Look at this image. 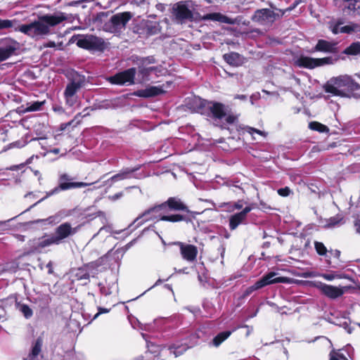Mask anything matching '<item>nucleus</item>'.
Returning a JSON list of instances; mask_svg holds the SVG:
<instances>
[{
  "label": "nucleus",
  "mask_w": 360,
  "mask_h": 360,
  "mask_svg": "<svg viewBox=\"0 0 360 360\" xmlns=\"http://www.w3.org/2000/svg\"><path fill=\"white\" fill-rule=\"evenodd\" d=\"M165 208L166 211L168 210H182L186 212H190L188 207L184 202L177 198H169L166 202L160 205L158 209Z\"/></svg>",
  "instance_id": "obj_20"
},
{
  "label": "nucleus",
  "mask_w": 360,
  "mask_h": 360,
  "mask_svg": "<svg viewBox=\"0 0 360 360\" xmlns=\"http://www.w3.org/2000/svg\"><path fill=\"white\" fill-rule=\"evenodd\" d=\"M80 226L72 227L68 222H65L58 226L55 231V233L52 235L56 245H59L67 238L75 235L79 229Z\"/></svg>",
  "instance_id": "obj_11"
},
{
  "label": "nucleus",
  "mask_w": 360,
  "mask_h": 360,
  "mask_svg": "<svg viewBox=\"0 0 360 360\" xmlns=\"http://www.w3.org/2000/svg\"><path fill=\"white\" fill-rule=\"evenodd\" d=\"M89 267V265L83 267V268H79L76 273L75 276L77 277V280H86L88 281L89 278V273L88 271V269Z\"/></svg>",
  "instance_id": "obj_37"
},
{
  "label": "nucleus",
  "mask_w": 360,
  "mask_h": 360,
  "mask_svg": "<svg viewBox=\"0 0 360 360\" xmlns=\"http://www.w3.org/2000/svg\"><path fill=\"white\" fill-rule=\"evenodd\" d=\"M280 15L269 8L259 9L255 12L252 20L260 25H269L274 22Z\"/></svg>",
  "instance_id": "obj_15"
},
{
  "label": "nucleus",
  "mask_w": 360,
  "mask_h": 360,
  "mask_svg": "<svg viewBox=\"0 0 360 360\" xmlns=\"http://www.w3.org/2000/svg\"><path fill=\"white\" fill-rule=\"evenodd\" d=\"M0 268L1 274L4 272L15 273L18 269V263L15 261H12L1 265Z\"/></svg>",
  "instance_id": "obj_34"
},
{
  "label": "nucleus",
  "mask_w": 360,
  "mask_h": 360,
  "mask_svg": "<svg viewBox=\"0 0 360 360\" xmlns=\"http://www.w3.org/2000/svg\"><path fill=\"white\" fill-rule=\"evenodd\" d=\"M175 244L179 246L180 254L184 260L190 263L196 260L198 252L196 246L182 242H176Z\"/></svg>",
  "instance_id": "obj_17"
},
{
  "label": "nucleus",
  "mask_w": 360,
  "mask_h": 360,
  "mask_svg": "<svg viewBox=\"0 0 360 360\" xmlns=\"http://www.w3.org/2000/svg\"><path fill=\"white\" fill-rule=\"evenodd\" d=\"M349 314L347 311H338L332 314V318L329 319V322L342 327L348 333H351L352 328L349 326L351 321L348 317Z\"/></svg>",
  "instance_id": "obj_18"
},
{
  "label": "nucleus",
  "mask_w": 360,
  "mask_h": 360,
  "mask_svg": "<svg viewBox=\"0 0 360 360\" xmlns=\"http://www.w3.org/2000/svg\"><path fill=\"white\" fill-rule=\"evenodd\" d=\"M18 309L26 319H30L33 314L32 309L27 304H18Z\"/></svg>",
  "instance_id": "obj_40"
},
{
  "label": "nucleus",
  "mask_w": 360,
  "mask_h": 360,
  "mask_svg": "<svg viewBox=\"0 0 360 360\" xmlns=\"http://www.w3.org/2000/svg\"><path fill=\"white\" fill-rule=\"evenodd\" d=\"M43 46L44 48H54L56 46V44L54 41H49L47 43H44Z\"/></svg>",
  "instance_id": "obj_55"
},
{
  "label": "nucleus",
  "mask_w": 360,
  "mask_h": 360,
  "mask_svg": "<svg viewBox=\"0 0 360 360\" xmlns=\"http://www.w3.org/2000/svg\"><path fill=\"white\" fill-rule=\"evenodd\" d=\"M184 219L185 217L179 214L170 215H167L165 214L164 216L162 217V221L170 222H178L184 221Z\"/></svg>",
  "instance_id": "obj_39"
},
{
  "label": "nucleus",
  "mask_w": 360,
  "mask_h": 360,
  "mask_svg": "<svg viewBox=\"0 0 360 360\" xmlns=\"http://www.w3.org/2000/svg\"><path fill=\"white\" fill-rule=\"evenodd\" d=\"M17 217H13L8 220H6V221H0V232L1 231H4L6 230H8V223L15 219Z\"/></svg>",
  "instance_id": "obj_49"
},
{
  "label": "nucleus",
  "mask_w": 360,
  "mask_h": 360,
  "mask_svg": "<svg viewBox=\"0 0 360 360\" xmlns=\"http://www.w3.org/2000/svg\"><path fill=\"white\" fill-rule=\"evenodd\" d=\"M70 15L61 11L40 16L38 20L30 24H24L15 27V31L20 32L28 37L38 40L49 35L51 27H56L63 21L68 20Z\"/></svg>",
  "instance_id": "obj_1"
},
{
  "label": "nucleus",
  "mask_w": 360,
  "mask_h": 360,
  "mask_svg": "<svg viewBox=\"0 0 360 360\" xmlns=\"http://www.w3.org/2000/svg\"><path fill=\"white\" fill-rule=\"evenodd\" d=\"M45 101H34L33 103H28L24 109V112H35L40 110Z\"/></svg>",
  "instance_id": "obj_35"
},
{
  "label": "nucleus",
  "mask_w": 360,
  "mask_h": 360,
  "mask_svg": "<svg viewBox=\"0 0 360 360\" xmlns=\"http://www.w3.org/2000/svg\"><path fill=\"white\" fill-rule=\"evenodd\" d=\"M17 22L16 19L8 20L0 18V30L13 27Z\"/></svg>",
  "instance_id": "obj_41"
},
{
  "label": "nucleus",
  "mask_w": 360,
  "mask_h": 360,
  "mask_svg": "<svg viewBox=\"0 0 360 360\" xmlns=\"http://www.w3.org/2000/svg\"><path fill=\"white\" fill-rule=\"evenodd\" d=\"M155 70V67H149V68L139 67V76L141 77V79L143 81H147L149 79L148 77H149L150 72H153Z\"/></svg>",
  "instance_id": "obj_38"
},
{
  "label": "nucleus",
  "mask_w": 360,
  "mask_h": 360,
  "mask_svg": "<svg viewBox=\"0 0 360 360\" xmlns=\"http://www.w3.org/2000/svg\"><path fill=\"white\" fill-rule=\"evenodd\" d=\"M243 207V204L241 201H238L234 203L233 205V209L235 210H240Z\"/></svg>",
  "instance_id": "obj_57"
},
{
  "label": "nucleus",
  "mask_w": 360,
  "mask_h": 360,
  "mask_svg": "<svg viewBox=\"0 0 360 360\" xmlns=\"http://www.w3.org/2000/svg\"><path fill=\"white\" fill-rule=\"evenodd\" d=\"M259 204H260V206H261V209H262L263 210H271V209L269 205H267L264 202H260Z\"/></svg>",
  "instance_id": "obj_61"
},
{
  "label": "nucleus",
  "mask_w": 360,
  "mask_h": 360,
  "mask_svg": "<svg viewBox=\"0 0 360 360\" xmlns=\"http://www.w3.org/2000/svg\"><path fill=\"white\" fill-rule=\"evenodd\" d=\"M235 98L240 99V100H246L247 96L245 95H236L235 96Z\"/></svg>",
  "instance_id": "obj_62"
},
{
  "label": "nucleus",
  "mask_w": 360,
  "mask_h": 360,
  "mask_svg": "<svg viewBox=\"0 0 360 360\" xmlns=\"http://www.w3.org/2000/svg\"><path fill=\"white\" fill-rule=\"evenodd\" d=\"M253 209L252 205L246 206L241 212L231 215L229 218V228L235 230L240 224H244L247 214Z\"/></svg>",
  "instance_id": "obj_19"
},
{
  "label": "nucleus",
  "mask_w": 360,
  "mask_h": 360,
  "mask_svg": "<svg viewBox=\"0 0 360 360\" xmlns=\"http://www.w3.org/2000/svg\"><path fill=\"white\" fill-rule=\"evenodd\" d=\"M207 108H208L213 116L216 118L221 119L226 115L225 107L220 103L208 102Z\"/></svg>",
  "instance_id": "obj_27"
},
{
  "label": "nucleus",
  "mask_w": 360,
  "mask_h": 360,
  "mask_svg": "<svg viewBox=\"0 0 360 360\" xmlns=\"http://www.w3.org/2000/svg\"><path fill=\"white\" fill-rule=\"evenodd\" d=\"M56 245L52 235L44 236L41 238L30 240L28 243V252L30 253H40L47 247Z\"/></svg>",
  "instance_id": "obj_12"
},
{
  "label": "nucleus",
  "mask_w": 360,
  "mask_h": 360,
  "mask_svg": "<svg viewBox=\"0 0 360 360\" xmlns=\"http://www.w3.org/2000/svg\"><path fill=\"white\" fill-rule=\"evenodd\" d=\"M343 53L348 56H360V41L352 43L345 49Z\"/></svg>",
  "instance_id": "obj_32"
},
{
  "label": "nucleus",
  "mask_w": 360,
  "mask_h": 360,
  "mask_svg": "<svg viewBox=\"0 0 360 360\" xmlns=\"http://www.w3.org/2000/svg\"><path fill=\"white\" fill-rule=\"evenodd\" d=\"M122 196H123V193L122 192H120L118 193H116L115 195L109 196V198L110 200H116L120 198Z\"/></svg>",
  "instance_id": "obj_54"
},
{
  "label": "nucleus",
  "mask_w": 360,
  "mask_h": 360,
  "mask_svg": "<svg viewBox=\"0 0 360 360\" xmlns=\"http://www.w3.org/2000/svg\"><path fill=\"white\" fill-rule=\"evenodd\" d=\"M85 77L82 75H75L68 83L64 91V98L67 105L72 107L77 102L76 94L84 86Z\"/></svg>",
  "instance_id": "obj_4"
},
{
  "label": "nucleus",
  "mask_w": 360,
  "mask_h": 360,
  "mask_svg": "<svg viewBox=\"0 0 360 360\" xmlns=\"http://www.w3.org/2000/svg\"><path fill=\"white\" fill-rule=\"evenodd\" d=\"M355 231L358 234H360V218L357 219L354 221Z\"/></svg>",
  "instance_id": "obj_53"
},
{
  "label": "nucleus",
  "mask_w": 360,
  "mask_h": 360,
  "mask_svg": "<svg viewBox=\"0 0 360 360\" xmlns=\"http://www.w3.org/2000/svg\"><path fill=\"white\" fill-rule=\"evenodd\" d=\"M172 14L178 23H184L193 20V13L186 2L175 4L172 8Z\"/></svg>",
  "instance_id": "obj_9"
},
{
  "label": "nucleus",
  "mask_w": 360,
  "mask_h": 360,
  "mask_svg": "<svg viewBox=\"0 0 360 360\" xmlns=\"http://www.w3.org/2000/svg\"><path fill=\"white\" fill-rule=\"evenodd\" d=\"M232 333V331L226 330L219 333L216 335L213 340L212 344L214 347H219L224 341H225Z\"/></svg>",
  "instance_id": "obj_33"
},
{
  "label": "nucleus",
  "mask_w": 360,
  "mask_h": 360,
  "mask_svg": "<svg viewBox=\"0 0 360 360\" xmlns=\"http://www.w3.org/2000/svg\"><path fill=\"white\" fill-rule=\"evenodd\" d=\"M335 60L336 59L333 57L314 58L308 56H300L296 60L295 63L300 68L313 69L325 65L333 64Z\"/></svg>",
  "instance_id": "obj_8"
},
{
  "label": "nucleus",
  "mask_w": 360,
  "mask_h": 360,
  "mask_svg": "<svg viewBox=\"0 0 360 360\" xmlns=\"http://www.w3.org/2000/svg\"><path fill=\"white\" fill-rule=\"evenodd\" d=\"M194 343H188L187 341H185V342L182 344H173L169 346V349L171 353L174 354L175 357H177L183 354L188 348L192 347Z\"/></svg>",
  "instance_id": "obj_30"
},
{
  "label": "nucleus",
  "mask_w": 360,
  "mask_h": 360,
  "mask_svg": "<svg viewBox=\"0 0 360 360\" xmlns=\"http://www.w3.org/2000/svg\"><path fill=\"white\" fill-rule=\"evenodd\" d=\"M342 219V218H341L340 217H331L328 219V224L326 225V226H327L328 228L335 227V226L339 225V224L340 223Z\"/></svg>",
  "instance_id": "obj_47"
},
{
  "label": "nucleus",
  "mask_w": 360,
  "mask_h": 360,
  "mask_svg": "<svg viewBox=\"0 0 360 360\" xmlns=\"http://www.w3.org/2000/svg\"><path fill=\"white\" fill-rule=\"evenodd\" d=\"M328 27L334 34L340 33L352 34L360 32V25L350 22L347 25H343L341 20L329 22Z\"/></svg>",
  "instance_id": "obj_14"
},
{
  "label": "nucleus",
  "mask_w": 360,
  "mask_h": 360,
  "mask_svg": "<svg viewBox=\"0 0 360 360\" xmlns=\"http://www.w3.org/2000/svg\"><path fill=\"white\" fill-rule=\"evenodd\" d=\"M278 193L282 197H287L291 193V190L289 187H284L278 190Z\"/></svg>",
  "instance_id": "obj_48"
},
{
  "label": "nucleus",
  "mask_w": 360,
  "mask_h": 360,
  "mask_svg": "<svg viewBox=\"0 0 360 360\" xmlns=\"http://www.w3.org/2000/svg\"><path fill=\"white\" fill-rule=\"evenodd\" d=\"M24 167H25L24 164H20V165H12L9 167H7L6 169L11 170V171H17L18 169L23 168Z\"/></svg>",
  "instance_id": "obj_52"
},
{
  "label": "nucleus",
  "mask_w": 360,
  "mask_h": 360,
  "mask_svg": "<svg viewBox=\"0 0 360 360\" xmlns=\"http://www.w3.org/2000/svg\"><path fill=\"white\" fill-rule=\"evenodd\" d=\"M108 311H109V310L108 309L99 308L98 312L94 316V319H96L100 314L107 313Z\"/></svg>",
  "instance_id": "obj_59"
},
{
  "label": "nucleus",
  "mask_w": 360,
  "mask_h": 360,
  "mask_svg": "<svg viewBox=\"0 0 360 360\" xmlns=\"http://www.w3.org/2000/svg\"><path fill=\"white\" fill-rule=\"evenodd\" d=\"M19 47V43L11 37L0 39V62L13 56Z\"/></svg>",
  "instance_id": "obj_10"
},
{
  "label": "nucleus",
  "mask_w": 360,
  "mask_h": 360,
  "mask_svg": "<svg viewBox=\"0 0 360 360\" xmlns=\"http://www.w3.org/2000/svg\"><path fill=\"white\" fill-rule=\"evenodd\" d=\"M243 130H244L245 132H247L249 134H250L251 136H252L254 139H255V137L254 136L255 134H258V135H260V136H266L264 131H261L259 129H255V128L251 127L245 126V127H243Z\"/></svg>",
  "instance_id": "obj_44"
},
{
  "label": "nucleus",
  "mask_w": 360,
  "mask_h": 360,
  "mask_svg": "<svg viewBox=\"0 0 360 360\" xmlns=\"http://www.w3.org/2000/svg\"><path fill=\"white\" fill-rule=\"evenodd\" d=\"M136 70L134 68L118 72L109 78L110 83L118 85H131L134 84Z\"/></svg>",
  "instance_id": "obj_13"
},
{
  "label": "nucleus",
  "mask_w": 360,
  "mask_h": 360,
  "mask_svg": "<svg viewBox=\"0 0 360 360\" xmlns=\"http://www.w3.org/2000/svg\"><path fill=\"white\" fill-rule=\"evenodd\" d=\"M136 170H137L136 168V169L127 168V169L122 170V172H120V173L112 176L111 178L108 179L105 183L108 184L109 186H111L112 185V184L115 182L130 178L131 174Z\"/></svg>",
  "instance_id": "obj_28"
},
{
  "label": "nucleus",
  "mask_w": 360,
  "mask_h": 360,
  "mask_svg": "<svg viewBox=\"0 0 360 360\" xmlns=\"http://www.w3.org/2000/svg\"><path fill=\"white\" fill-rule=\"evenodd\" d=\"M72 40H77L79 47L91 51H103L108 47V43L103 38L93 34L74 35Z\"/></svg>",
  "instance_id": "obj_3"
},
{
  "label": "nucleus",
  "mask_w": 360,
  "mask_h": 360,
  "mask_svg": "<svg viewBox=\"0 0 360 360\" xmlns=\"http://www.w3.org/2000/svg\"><path fill=\"white\" fill-rule=\"evenodd\" d=\"M16 238L18 240H20V241H24L25 240V236H22V235H16L15 236Z\"/></svg>",
  "instance_id": "obj_63"
},
{
  "label": "nucleus",
  "mask_w": 360,
  "mask_h": 360,
  "mask_svg": "<svg viewBox=\"0 0 360 360\" xmlns=\"http://www.w3.org/2000/svg\"><path fill=\"white\" fill-rule=\"evenodd\" d=\"M165 93L162 86H148L144 89H140L134 92V95L141 98H150Z\"/></svg>",
  "instance_id": "obj_22"
},
{
  "label": "nucleus",
  "mask_w": 360,
  "mask_h": 360,
  "mask_svg": "<svg viewBox=\"0 0 360 360\" xmlns=\"http://www.w3.org/2000/svg\"><path fill=\"white\" fill-rule=\"evenodd\" d=\"M72 180V178L68 174H66V173L60 174L59 175V178H58V186L57 187L54 188L53 189H52L51 191L47 192L46 195L44 198L39 200L37 202L34 204L32 206H31L30 208H28L26 211L30 210V209L31 207H32L37 203L41 202L45 198H46L49 196H51L53 195H55V194L59 193L60 191H67V190L76 188H82V187H85V186H87L91 184H87V183H84V182H72L71 181Z\"/></svg>",
  "instance_id": "obj_5"
},
{
  "label": "nucleus",
  "mask_w": 360,
  "mask_h": 360,
  "mask_svg": "<svg viewBox=\"0 0 360 360\" xmlns=\"http://www.w3.org/2000/svg\"><path fill=\"white\" fill-rule=\"evenodd\" d=\"M320 276L328 281H332L335 279H340L345 278V276L339 274L337 272L321 274Z\"/></svg>",
  "instance_id": "obj_42"
},
{
  "label": "nucleus",
  "mask_w": 360,
  "mask_h": 360,
  "mask_svg": "<svg viewBox=\"0 0 360 360\" xmlns=\"http://www.w3.org/2000/svg\"><path fill=\"white\" fill-rule=\"evenodd\" d=\"M236 117H234V116H231V115H229V116H228V117H226V122H227L228 123H230V124L233 123V122L236 121Z\"/></svg>",
  "instance_id": "obj_60"
},
{
  "label": "nucleus",
  "mask_w": 360,
  "mask_h": 360,
  "mask_svg": "<svg viewBox=\"0 0 360 360\" xmlns=\"http://www.w3.org/2000/svg\"><path fill=\"white\" fill-rule=\"evenodd\" d=\"M330 360H348L342 354L335 353L331 355Z\"/></svg>",
  "instance_id": "obj_50"
},
{
  "label": "nucleus",
  "mask_w": 360,
  "mask_h": 360,
  "mask_svg": "<svg viewBox=\"0 0 360 360\" xmlns=\"http://www.w3.org/2000/svg\"><path fill=\"white\" fill-rule=\"evenodd\" d=\"M313 285L323 295L331 300L342 297L348 289L347 286H335L321 281H314Z\"/></svg>",
  "instance_id": "obj_7"
},
{
  "label": "nucleus",
  "mask_w": 360,
  "mask_h": 360,
  "mask_svg": "<svg viewBox=\"0 0 360 360\" xmlns=\"http://www.w3.org/2000/svg\"><path fill=\"white\" fill-rule=\"evenodd\" d=\"M160 207V205H156L149 210H146L143 212L141 216L137 217L134 222L139 221V224L143 223V221H149V220H161L162 217L166 214L167 211L165 208L157 209Z\"/></svg>",
  "instance_id": "obj_16"
},
{
  "label": "nucleus",
  "mask_w": 360,
  "mask_h": 360,
  "mask_svg": "<svg viewBox=\"0 0 360 360\" xmlns=\"http://www.w3.org/2000/svg\"><path fill=\"white\" fill-rule=\"evenodd\" d=\"M106 231V232H110V226H103V227H101V228L99 229L98 232L96 234H94V237H96V236L97 234H98L99 233H101V232H102V231Z\"/></svg>",
  "instance_id": "obj_56"
},
{
  "label": "nucleus",
  "mask_w": 360,
  "mask_h": 360,
  "mask_svg": "<svg viewBox=\"0 0 360 360\" xmlns=\"http://www.w3.org/2000/svg\"><path fill=\"white\" fill-rule=\"evenodd\" d=\"M202 20L217 21L229 25H234L236 23L235 19L230 18L220 13H212L206 14L202 17Z\"/></svg>",
  "instance_id": "obj_25"
},
{
  "label": "nucleus",
  "mask_w": 360,
  "mask_h": 360,
  "mask_svg": "<svg viewBox=\"0 0 360 360\" xmlns=\"http://www.w3.org/2000/svg\"><path fill=\"white\" fill-rule=\"evenodd\" d=\"M46 267L48 268V273H49V274H53V263H52V262H49L46 264Z\"/></svg>",
  "instance_id": "obj_58"
},
{
  "label": "nucleus",
  "mask_w": 360,
  "mask_h": 360,
  "mask_svg": "<svg viewBox=\"0 0 360 360\" xmlns=\"http://www.w3.org/2000/svg\"><path fill=\"white\" fill-rule=\"evenodd\" d=\"M314 248L316 252L321 256H327V248L323 243L315 241Z\"/></svg>",
  "instance_id": "obj_43"
},
{
  "label": "nucleus",
  "mask_w": 360,
  "mask_h": 360,
  "mask_svg": "<svg viewBox=\"0 0 360 360\" xmlns=\"http://www.w3.org/2000/svg\"><path fill=\"white\" fill-rule=\"evenodd\" d=\"M262 288L259 282L257 281L253 285H251L245 289V290L243 292V296L244 297H248L254 291L259 290Z\"/></svg>",
  "instance_id": "obj_46"
},
{
  "label": "nucleus",
  "mask_w": 360,
  "mask_h": 360,
  "mask_svg": "<svg viewBox=\"0 0 360 360\" xmlns=\"http://www.w3.org/2000/svg\"><path fill=\"white\" fill-rule=\"evenodd\" d=\"M60 218L58 215L51 216L44 219H39L34 221L35 224H39V222H44V224H57L60 221Z\"/></svg>",
  "instance_id": "obj_45"
},
{
  "label": "nucleus",
  "mask_w": 360,
  "mask_h": 360,
  "mask_svg": "<svg viewBox=\"0 0 360 360\" xmlns=\"http://www.w3.org/2000/svg\"><path fill=\"white\" fill-rule=\"evenodd\" d=\"M32 159H33V156L30 157V158H28L26 162L25 163H23L25 165V166L26 165H29L32 162Z\"/></svg>",
  "instance_id": "obj_64"
},
{
  "label": "nucleus",
  "mask_w": 360,
  "mask_h": 360,
  "mask_svg": "<svg viewBox=\"0 0 360 360\" xmlns=\"http://www.w3.org/2000/svg\"><path fill=\"white\" fill-rule=\"evenodd\" d=\"M336 44L324 39H319L312 50L314 51H321L324 53H335L336 51Z\"/></svg>",
  "instance_id": "obj_26"
},
{
  "label": "nucleus",
  "mask_w": 360,
  "mask_h": 360,
  "mask_svg": "<svg viewBox=\"0 0 360 360\" xmlns=\"http://www.w3.org/2000/svg\"><path fill=\"white\" fill-rule=\"evenodd\" d=\"M277 273L270 272L266 275L264 276L261 279L257 281L261 286L263 288L266 285L274 284V283H285L288 278L286 277H276Z\"/></svg>",
  "instance_id": "obj_21"
},
{
  "label": "nucleus",
  "mask_w": 360,
  "mask_h": 360,
  "mask_svg": "<svg viewBox=\"0 0 360 360\" xmlns=\"http://www.w3.org/2000/svg\"><path fill=\"white\" fill-rule=\"evenodd\" d=\"M326 91L334 96L360 98V84L348 75L331 78L326 85Z\"/></svg>",
  "instance_id": "obj_2"
},
{
  "label": "nucleus",
  "mask_w": 360,
  "mask_h": 360,
  "mask_svg": "<svg viewBox=\"0 0 360 360\" xmlns=\"http://www.w3.org/2000/svg\"><path fill=\"white\" fill-rule=\"evenodd\" d=\"M132 18L130 12L117 13L112 15L108 23L104 25V30L114 34H117L125 29L127 22Z\"/></svg>",
  "instance_id": "obj_6"
},
{
  "label": "nucleus",
  "mask_w": 360,
  "mask_h": 360,
  "mask_svg": "<svg viewBox=\"0 0 360 360\" xmlns=\"http://www.w3.org/2000/svg\"><path fill=\"white\" fill-rule=\"evenodd\" d=\"M155 63V60L154 57H153V56H149V57L143 58L141 59L142 65L152 64V63Z\"/></svg>",
  "instance_id": "obj_51"
},
{
  "label": "nucleus",
  "mask_w": 360,
  "mask_h": 360,
  "mask_svg": "<svg viewBox=\"0 0 360 360\" xmlns=\"http://www.w3.org/2000/svg\"><path fill=\"white\" fill-rule=\"evenodd\" d=\"M43 340L38 338L32 347V349L25 360H39L41 356Z\"/></svg>",
  "instance_id": "obj_29"
},
{
  "label": "nucleus",
  "mask_w": 360,
  "mask_h": 360,
  "mask_svg": "<svg viewBox=\"0 0 360 360\" xmlns=\"http://www.w3.org/2000/svg\"><path fill=\"white\" fill-rule=\"evenodd\" d=\"M208 101L199 97H194L187 102V106L192 111L200 114L204 113V108H207Z\"/></svg>",
  "instance_id": "obj_24"
},
{
  "label": "nucleus",
  "mask_w": 360,
  "mask_h": 360,
  "mask_svg": "<svg viewBox=\"0 0 360 360\" xmlns=\"http://www.w3.org/2000/svg\"><path fill=\"white\" fill-rule=\"evenodd\" d=\"M100 291L104 295H108L116 291L117 289V285L116 283V279L114 276L111 275L105 282L99 283Z\"/></svg>",
  "instance_id": "obj_23"
},
{
  "label": "nucleus",
  "mask_w": 360,
  "mask_h": 360,
  "mask_svg": "<svg viewBox=\"0 0 360 360\" xmlns=\"http://www.w3.org/2000/svg\"><path fill=\"white\" fill-rule=\"evenodd\" d=\"M224 60L231 65L238 66L241 64L242 60L240 54L236 52L226 53L224 55Z\"/></svg>",
  "instance_id": "obj_31"
},
{
  "label": "nucleus",
  "mask_w": 360,
  "mask_h": 360,
  "mask_svg": "<svg viewBox=\"0 0 360 360\" xmlns=\"http://www.w3.org/2000/svg\"><path fill=\"white\" fill-rule=\"evenodd\" d=\"M309 127L311 130L317 131L321 133H328L329 131V129L327 126L318 122H311L309 124Z\"/></svg>",
  "instance_id": "obj_36"
}]
</instances>
